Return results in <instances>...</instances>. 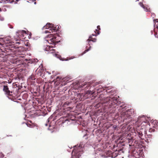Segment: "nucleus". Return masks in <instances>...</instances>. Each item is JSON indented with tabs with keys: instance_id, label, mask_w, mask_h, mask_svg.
Wrapping results in <instances>:
<instances>
[{
	"instance_id": "nucleus-48",
	"label": "nucleus",
	"mask_w": 158,
	"mask_h": 158,
	"mask_svg": "<svg viewBox=\"0 0 158 158\" xmlns=\"http://www.w3.org/2000/svg\"><path fill=\"white\" fill-rule=\"evenodd\" d=\"M17 99L19 100H21V99L20 98H17Z\"/></svg>"
},
{
	"instance_id": "nucleus-46",
	"label": "nucleus",
	"mask_w": 158,
	"mask_h": 158,
	"mask_svg": "<svg viewBox=\"0 0 158 158\" xmlns=\"http://www.w3.org/2000/svg\"><path fill=\"white\" fill-rule=\"evenodd\" d=\"M7 136H12L11 135H7Z\"/></svg>"
},
{
	"instance_id": "nucleus-8",
	"label": "nucleus",
	"mask_w": 158,
	"mask_h": 158,
	"mask_svg": "<svg viewBox=\"0 0 158 158\" xmlns=\"http://www.w3.org/2000/svg\"><path fill=\"white\" fill-rule=\"evenodd\" d=\"M60 28V26L59 25H57L55 27L54 24L52 23H47L46 25L43 27L42 29H50V30H51L52 31L56 32Z\"/></svg>"
},
{
	"instance_id": "nucleus-39",
	"label": "nucleus",
	"mask_w": 158,
	"mask_h": 158,
	"mask_svg": "<svg viewBox=\"0 0 158 158\" xmlns=\"http://www.w3.org/2000/svg\"><path fill=\"white\" fill-rule=\"evenodd\" d=\"M15 44H20V43L19 42H16Z\"/></svg>"
},
{
	"instance_id": "nucleus-5",
	"label": "nucleus",
	"mask_w": 158,
	"mask_h": 158,
	"mask_svg": "<svg viewBox=\"0 0 158 158\" xmlns=\"http://www.w3.org/2000/svg\"><path fill=\"white\" fill-rule=\"evenodd\" d=\"M128 143L130 147H136L137 148H143V146L138 140L134 139L133 136L127 138Z\"/></svg>"
},
{
	"instance_id": "nucleus-38",
	"label": "nucleus",
	"mask_w": 158,
	"mask_h": 158,
	"mask_svg": "<svg viewBox=\"0 0 158 158\" xmlns=\"http://www.w3.org/2000/svg\"><path fill=\"white\" fill-rule=\"evenodd\" d=\"M148 138H151V135H148Z\"/></svg>"
},
{
	"instance_id": "nucleus-41",
	"label": "nucleus",
	"mask_w": 158,
	"mask_h": 158,
	"mask_svg": "<svg viewBox=\"0 0 158 158\" xmlns=\"http://www.w3.org/2000/svg\"><path fill=\"white\" fill-rule=\"evenodd\" d=\"M154 35H155V37H157V38H158V36H156V34H155Z\"/></svg>"
},
{
	"instance_id": "nucleus-35",
	"label": "nucleus",
	"mask_w": 158,
	"mask_h": 158,
	"mask_svg": "<svg viewBox=\"0 0 158 158\" xmlns=\"http://www.w3.org/2000/svg\"><path fill=\"white\" fill-rule=\"evenodd\" d=\"M24 96H25V98H26L28 96V94H24Z\"/></svg>"
},
{
	"instance_id": "nucleus-44",
	"label": "nucleus",
	"mask_w": 158,
	"mask_h": 158,
	"mask_svg": "<svg viewBox=\"0 0 158 158\" xmlns=\"http://www.w3.org/2000/svg\"><path fill=\"white\" fill-rule=\"evenodd\" d=\"M0 20L1 21H3L4 20V18H3L2 19H0Z\"/></svg>"
},
{
	"instance_id": "nucleus-60",
	"label": "nucleus",
	"mask_w": 158,
	"mask_h": 158,
	"mask_svg": "<svg viewBox=\"0 0 158 158\" xmlns=\"http://www.w3.org/2000/svg\"><path fill=\"white\" fill-rule=\"evenodd\" d=\"M15 4H17V2H15Z\"/></svg>"
},
{
	"instance_id": "nucleus-57",
	"label": "nucleus",
	"mask_w": 158,
	"mask_h": 158,
	"mask_svg": "<svg viewBox=\"0 0 158 158\" xmlns=\"http://www.w3.org/2000/svg\"><path fill=\"white\" fill-rule=\"evenodd\" d=\"M10 28H13V27H10Z\"/></svg>"
},
{
	"instance_id": "nucleus-64",
	"label": "nucleus",
	"mask_w": 158,
	"mask_h": 158,
	"mask_svg": "<svg viewBox=\"0 0 158 158\" xmlns=\"http://www.w3.org/2000/svg\"><path fill=\"white\" fill-rule=\"evenodd\" d=\"M2 2L0 1V3H1Z\"/></svg>"
},
{
	"instance_id": "nucleus-20",
	"label": "nucleus",
	"mask_w": 158,
	"mask_h": 158,
	"mask_svg": "<svg viewBox=\"0 0 158 158\" xmlns=\"http://www.w3.org/2000/svg\"><path fill=\"white\" fill-rule=\"evenodd\" d=\"M96 31H97V35H94V34H92V35H91L92 36H96L97 35H98L100 34V32L98 30H97V29H96L95 30Z\"/></svg>"
},
{
	"instance_id": "nucleus-7",
	"label": "nucleus",
	"mask_w": 158,
	"mask_h": 158,
	"mask_svg": "<svg viewBox=\"0 0 158 158\" xmlns=\"http://www.w3.org/2000/svg\"><path fill=\"white\" fill-rule=\"evenodd\" d=\"M59 35L56 34H51L49 35H48L47 36L46 38H49V39L46 40L50 44H54V45H56L58 43L60 42V40L58 41H56V39L57 38V37H58Z\"/></svg>"
},
{
	"instance_id": "nucleus-10",
	"label": "nucleus",
	"mask_w": 158,
	"mask_h": 158,
	"mask_svg": "<svg viewBox=\"0 0 158 158\" xmlns=\"http://www.w3.org/2000/svg\"><path fill=\"white\" fill-rule=\"evenodd\" d=\"M145 130L143 128H141L140 130H138L135 132L136 135L138 136L139 139H144V134L145 133Z\"/></svg>"
},
{
	"instance_id": "nucleus-42",
	"label": "nucleus",
	"mask_w": 158,
	"mask_h": 158,
	"mask_svg": "<svg viewBox=\"0 0 158 158\" xmlns=\"http://www.w3.org/2000/svg\"><path fill=\"white\" fill-rule=\"evenodd\" d=\"M13 2H14V1L13 0L12 2H10V3H13Z\"/></svg>"
},
{
	"instance_id": "nucleus-58",
	"label": "nucleus",
	"mask_w": 158,
	"mask_h": 158,
	"mask_svg": "<svg viewBox=\"0 0 158 158\" xmlns=\"http://www.w3.org/2000/svg\"><path fill=\"white\" fill-rule=\"evenodd\" d=\"M2 11V10L1 9H0V11Z\"/></svg>"
},
{
	"instance_id": "nucleus-56",
	"label": "nucleus",
	"mask_w": 158,
	"mask_h": 158,
	"mask_svg": "<svg viewBox=\"0 0 158 158\" xmlns=\"http://www.w3.org/2000/svg\"><path fill=\"white\" fill-rule=\"evenodd\" d=\"M10 0H6V1H10Z\"/></svg>"
},
{
	"instance_id": "nucleus-3",
	"label": "nucleus",
	"mask_w": 158,
	"mask_h": 158,
	"mask_svg": "<svg viewBox=\"0 0 158 158\" xmlns=\"http://www.w3.org/2000/svg\"><path fill=\"white\" fill-rule=\"evenodd\" d=\"M93 82L92 81L89 82H85L81 84H79V87L81 88V89L86 90L87 89H89L86 91L84 94V99L91 98V100L94 99L95 98L94 93L97 90V89L98 88H95V86L92 85Z\"/></svg>"
},
{
	"instance_id": "nucleus-52",
	"label": "nucleus",
	"mask_w": 158,
	"mask_h": 158,
	"mask_svg": "<svg viewBox=\"0 0 158 158\" xmlns=\"http://www.w3.org/2000/svg\"><path fill=\"white\" fill-rule=\"evenodd\" d=\"M6 1H4V3H6Z\"/></svg>"
},
{
	"instance_id": "nucleus-19",
	"label": "nucleus",
	"mask_w": 158,
	"mask_h": 158,
	"mask_svg": "<svg viewBox=\"0 0 158 158\" xmlns=\"http://www.w3.org/2000/svg\"><path fill=\"white\" fill-rule=\"evenodd\" d=\"M36 79L35 78V76L34 75L32 74L28 78V80L32 81L35 80Z\"/></svg>"
},
{
	"instance_id": "nucleus-16",
	"label": "nucleus",
	"mask_w": 158,
	"mask_h": 158,
	"mask_svg": "<svg viewBox=\"0 0 158 158\" xmlns=\"http://www.w3.org/2000/svg\"><path fill=\"white\" fill-rule=\"evenodd\" d=\"M45 111H44L43 110L41 111V113L40 114V115H42L43 116H45L48 114V113L47 111H48V112H50L51 111V108L46 107L44 109Z\"/></svg>"
},
{
	"instance_id": "nucleus-53",
	"label": "nucleus",
	"mask_w": 158,
	"mask_h": 158,
	"mask_svg": "<svg viewBox=\"0 0 158 158\" xmlns=\"http://www.w3.org/2000/svg\"><path fill=\"white\" fill-rule=\"evenodd\" d=\"M156 125H157V126H158V122H157Z\"/></svg>"
},
{
	"instance_id": "nucleus-31",
	"label": "nucleus",
	"mask_w": 158,
	"mask_h": 158,
	"mask_svg": "<svg viewBox=\"0 0 158 158\" xmlns=\"http://www.w3.org/2000/svg\"><path fill=\"white\" fill-rule=\"evenodd\" d=\"M48 48H49V50H51L50 48H53L54 47H53V46H48Z\"/></svg>"
},
{
	"instance_id": "nucleus-4",
	"label": "nucleus",
	"mask_w": 158,
	"mask_h": 158,
	"mask_svg": "<svg viewBox=\"0 0 158 158\" xmlns=\"http://www.w3.org/2000/svg\"><path fill=\"white\" fill-rule=\"evenodd\" d=\"M74 96L73 98L65 102L63 104V106L65 107H67L69 110H71L73 109L75 106H77L78 103L77 102H78L83 100L84 94H80L77 92H74Z\"/></svg>"
},
{
	"instance_id": "nucleus-51",
	"label": "nucleus",
	"mask_w": 158,
	"mask_h": 158,
	"mask_svg": "<svg viewBox=\"0 0 158 158\" xmlns=\"http://www.w3.org/2000/svg\"><path fill=\"white\" fill-rule=\"evenodd\" d=\"M86 136V135H84L83 136V137H85V136Z\"/></svg>"
},
{
	"instance_id": "nucleus-11",
	"label": "nucleus",
	"mask_w": 158,
	"mask_h": 158,
	"mask_svg": "<svg viewBox=\"0 0 158 158\" xmlns=\"http://www.w3.org/2000/svg\"><path fill=\"white\" fill-rule=\"evenodd\" d=\"M123 147L122 148H118L116 149L115 152L111 153V157L114 158L117 157L118 155H120L121 153H123Z\"/></svg>"
},
{
	"instance_id": "nucleus-55",
	"label": "nucleus",
	"mask_w": 158,
	"mask_h": 158,
	"mask_svg": "<svg viewBox=\"0 0 158 158\" xmlns=\"http://www.w3.org/2000/svg\"><path fill=\"white\" fill-rule=\"evenodd\" d=\"M19 0H16V1L17 2L19 1Z\"/></svg>"
},
{
	"instance_id": "nucleus-63",
	"label": "nucleus",
	"mask_w": 158,
	"mask_h": 158,
	"mask_svg": "<svg viewBox=\"0 0 158 158\" xmlns=\"http://www.w3.org/2000/svg\"><path fill=\"white\" fill-rule=\"evenodd\" d=\"M26 125H27V126L28 127V126L27 125V123H26Z\"/></svg>"
},
{
	"instance_id": "nucleus-43",
	"label": "nucleus",
	"mask_w": 158,
	"mask_h": 158,
	"mask_svg": "<svg viewBox=\"0 0 158 158\" xmlns=\"http://www.w3.org/2000/svg\"><path fill=\"white\" fill-rule=\"evenodd\" d=\"M0 20L1 21H3L4 20V18H3L2 19H0Z\"/></svg>"
},
{
	"instance_id": "nucleus-32",
	"label": "nucleus",
	"mask_w": 158,
	"mask_h": 158,
	"mask_svg": "<svg viewBox=\"0 0 158 158\" xmlns=\"http://www.w3.org/2000/svg\"><path fill=\"white\" fill-rule=\"evenodd\" d=\"M5 41V40L2 38H0V41Z\"/></svg>"
},
{
	"instance_id": "nucleus-45",
	"label": "nucleus",
	"mask_w": 158,
	"mask_h": 158,
	"mask_svg": "<svg viewBox=\"0 0 158 158\" xmlns=\"http://www.w3.org/2000/svg\"><path fill=\"white\" fill-rule=\"evenodd\" d=\"M151 33L152 34L153 33V31H151Z\"/></svg>"
},
{
	"instance_id": "nucleus-21",
	"label": "nucleus",
	"mask_w": 158,
	"mask_h": 158,
	"mask_svg": "<svg viewBox=\"0 0 158 158\" xmlns=\"http://www.w3.org/2000/svg\"><path fill=\"white\" fill-rule=\"evenodd\" d=\"M53 116L52 115L47 119V122H48V123H49L50 120L52 119Z\"/></svg>"
},
{
	"instance_id": "nucleus-17",
	"label": "nucleus",
	"mask_w": 158,
	"mask_h": 158,
	"mask_svg": "<svg viewBox=\"0 0 158 158\" xmlns=\"http://www.w3.org/2000/svg\"><path fill=\"white\" fill-rule=\"evenodd\" d=\"M3 90L5 92V94L7 96L10 92V91L7 85H4L3 86Z\"/></svg>"
},
{
	"instance_id": "nucleus-50",
	"label": "nucleus",
	"mask_w": 158,
	"mask_h": 158,
	"mask_svg": "<svg viewBox=\"0 0 158 158\" xmlns=\"http://www.w3.org/2000/svg\"><path fill=\"white\" fill-rule=\"evenodd\" d=\"M34 4H35V5L36 4V2H34Z\"/></svg>"
},
{
	"instance_id": "nucleus-36",
	"label": "nucleus",
	"mask_w": 158,
	"mask_h": 158,
	"mask_svg": "<svg viewBox=\"0 0 158 158\" xmlns=\"http://www.w3.org/2000/svg\"><path fill=\"white\" fill-rule=\"evenodd\" d=\"M155 15L154 13H153L152 14V16L153 17V18H154V16H155Z\"/></svg>"
},
{
	"instance_id": "nucleus-49",
	"label": "nucleus",
	"mask_w": 158,
	"mask_h": 158,
	"mask_svg": "<svg viewBox=\"0 0 158 158\" xmlns=\"http://www.w3.org/2000/svg\"><path fill=\"white\" fill-rule=\"evenodd\" d=\"M156 28L157 29H158V25L156 26Z\"/></svg>"
},
{
	"instance_id": "nucleus-33",
	"label": "nucleus",
	"mask_w": 158,
	"mask_h": 158,
	"mask_svg": "<svg viewBox=\"0 0 158 158\" xmlns=\"http://www.w3.org/2000/svg\"><path fill=\"white\" fill-rule=\"evenodd\" d=\"M89 39H93L92 38V35H90L89 36Z\"/></svg>"
},
{
	"instance_id": "nucleus-47",
	"label": "nucleus",
	"mask_w": 158,
	"mask_h": 158,
	"mask_svg": "<svg viewBox=\"0 0 158 158\" xmlns=\"http://www.w3.org/2000/svg\"><path fill=\"white\" fill-rule=\"evenodd\" d=\"M76 158H80V157L79 156H76Z\"/></svg>"
},
{
	"instance_id": "nucleus-30",
	"label": "nucleus",
	"mask_w": 158,
	"mask_h": 158,
	"mask_svg": "<svg viewBox=\"0 0 158 158\" xmlns=\"http://www.w3.org/2000/svg\"><path fill=\"white\" fill-rule=\"evenodd\" d=\"M72 120V121H74V120L73 119H66L65 120V121H69L70 120Z\"/></svg>"
},
{
	"instance_id": "nucleus-34",
	"label": "nucleus",
	"mask_w": 158,
	"mask_h": 158,
	"mask_svg": "<svg viewBox=\"0 0 158 158\" xmlns=\"http://www.w3.org/2000/svg\"><path fill=\"white\" fill-rule=\"evenodd\" d=\"M97 28L98 29V30H100V26L99 25H98L97 26Z\"/></svg>"
},
{
	"instance_id": "nucleus-14",
	"label": "nucleus",
	"mask_w": 158,
	"mask_h": 158,
	"mask_svg": "<svg viewBox=\"0 0 158 158\" xmlns=\"http://www.w3.org/2000/svg\"><path fill=\"white\" fill-rule=\"evenodd\" d=\"M53 55L54 56H55L56 57L59 59L60 60L62 61H68L69 60L73 59L76 57L74 56H71L70 58L67 57L66 59H64V58H61V56L57 53H55L54 54H53Z\"/></svg>"
},
{
	"instance_id": "nucleus-1",
	"label": "nucleus",
	"mask_w": 158,
	"mask_h": 158,
	"mask_svg": "<svg viewBox=\"0 0 158 158\" xmlns=\"http://www.w3.org/2000/svg\"><path fill=\"white\" fill-rule=\"evenodd\" d=\"M99 102L95 106L96 107H101L102 111L108 114V117L116 119L120 123H124L126 125L132 121L131 115L134 112L131 109H127L117 97H104L101 95L98 98Z\"/></svg>"
},
{
	"instance_id": "nucleus-59",
	"label": "nucleus",
	"mask_w": 158,
	"mask_h": 158,
	"mask_svg": "<svg viewBox=\"0 0 158 158\" xmlns=\"http://www.w3.org/2000/svg\"><path fill=\"white\" fill-rule=\"evenodd\" d=\"M27 2H29L28 1H27Z\"/></svg>"
},
{
	"instance_id": "nucleus-24",
	"label": "nucleus",
	"mask_w": 158,
	"mask_h": 158,
	"mask_svg": "<svg viewBox=\"0 0 158 158\" xmlns=\"http://www.w3.org/2000/svg\"><path fill=\"white\" fill-rule=\"evenodd\" d=\"M96 40L97 39L96 38H94L93 39H89V40H91V42L92 41L93 42H95L96 41Z\"/></svg>"
},
{
	"instance_id": "nucleus-28",
	"label": "nucleus",
	"mask_w": 158,
	"mask_h": 158,
	"mask_svg": "<svg viewBox=\"0 0 158 158\" xmlns=\"http://www.w3.org/2000/svg\"><path fill=\"white\" fill-rule=\"evenodd\" d=\"M117 125H113V127H113V128L115 130V129H116L117 128Z\"/></svg>"
},
{
	"instance_id": "nucleus-23",
	"label": "nucleus",
	"mask_w": 158,
	"mask_h": 158,
	"mask_svg": "<svg viewBox=\"0 0 158 158\" xmlns=\"http://www.w3.org/2000/svg\"><path fill=\"white\" fill-rule=\"evenodd\" d=\"M4 157V154L2 152L0 153V158H2Z\"/></svg>"
},
{
	"instance_id": "nucleus-2",
	"label": "nucleus",
	"mask_w": 158,
	"mask_h": 158,
	"mask_svg": "<svg viewBox=\"0 0 158 158\" xmlns=\"http://www.w3.org/2000/svg\"><path fill=\"white\" fill-rule=\"evenodd\" d=\"M15 44L9 43L4 45L0 42V61H5L6 56H11L12 53L11 52H15V49L19 48Z\"/></svg>"
},
{
	"instance_id": "nucleus-37",
	"label": "nucleus",
	"mask_w": 158,
	"mask_h": 158,
	"mask_svg": "<svg viewBox=\"0 0 158 158\" xmlns=\"http://www.w3.org/2000/svg\"><path fill=\"white\" fill-rule=\"evenodd\" d=\"M49 32L48 31L46 30L44 31V33H48Z\"/></svg>"
},
{
	"instance_id": "nucleus-61",
	"label": "nucleus",
	"mask_w": 158,
	"mask_h": 158,
	"mask_svg": "<svg viewBox=\"0 0 158 158\" xmlns=\"http://www.w3.org/2000/svg\"><path fill=\"white\" fill-rule=\"evenodd\" d=\"M5 11H6V9H5Z\"/></svg>"
},
{
	"instance_id": "nucleus-25",
	"label": "nucleus",
	"mask_w": 158,
	"mask_h": 158,
	"mask_svg": "<svg viewBox=\"0 0 158 158\" xmlns=\"http://www.w3.org/2000/svg\"><path fill=\"white\" fill-rule=\"evenodd\" d=\"M124 145V143H120V144H118L117 146L118 147H120V146H123Z\"/></svg>"
},
{
	"instance_id": "nucleus-18",
	"label": "nucleus",
	"mask_w": 158,
	"mask_h": 158,
	"mask_svg": "<svg viewBox=\"0 0 158 158\" xmlns=\"http://www.w3.org/2000/svg\"><path fill=\"white\" fill-rule=\"evenodd\" d=\"M16 33H18V35H23L24 34H26V31L23 30H19L17 31Z\"/></svg>"
},
{
	"instance_id": "nucleus-6",
	"label": "nucleus",
	"mask_w": 158,
	"mask_h": 158,
	"mask_svg": "<svg viewBox=\"0 0 158 158\" xmlns=\"http://www.w3.org/2000/svg\"><path fill=\"white\" fill-rule=\"evenodd\" d=\"M96 90L97 93H100L102 92H106L107 93H108L111 95H113L116 93V89L115 88H109L108 87H106L105 89L101 85H99L98 88Z\"/></svg>"
},
{
	"instance_id": "nucleus-13",
	"label": "nucleus",
	"mask_w": 158,
	"mask_h": 158,
	"mask_svg": "<svg viewBox=\"0 0 158 158\" xmlns=\"http://www.w3.org/2000/svg\"><path fill=\"white\" fill-rule=\"evenodd\" d=\"M86 42H88V44H87V45L86 46V49L85 50V51L82 53L80 56H82L86 52L90 50V48H91V45H92V44L91 43V40H89V39H88L87 40Z\"/></svg>"
},
{
	"instance_id": "nucleus-62",
	"label": "nucleus",
	"mask_w": 158,
	"mask_h": 158,
	"mask_svg": "<svg viewBox=\"0 0 158 158\" xmlns=\"http://www.w3.org/2000/svg\"><path fill=\"white\" fill-rule=\"evenodd\" d=\"M139 1V0H136V2H137V1Z\"/></svg>"
},
{
	"instance_id": "nucleus-54",
	"label": "nucleus",
	"mask_w": 158,
	"mask_h": 158,
	"mask_svg": "<svg viewBox=\"0 0 158 158\" xmlns=\"http://www.w3.org/2000/svg\"><path fill=\"white\" fill-rule=\"evenodd\" d=\"M97 83V84H95V85H97V84H98V83Z\"/></svg>"
},
{
	"instance_id": "nucleus-40",
	"label": "nucleus",
	"mask_w": 158,
	"mask_h": 158,
	"mask_svg": "<svg viewBox=\"0 0 158 158\" xmlns=\"http://www.w3.org/2000/svg\"><path fill=\"white\" fill-rule=\"evenodd\" d=\"M52 51H53V52H55V49H52L51 50Z\"/></svg>"
},
{
	"instance_id": "nucleus-22",
	"label": "nucleus",
	"mask_w": 158,
	"mask_h": 158,
	"mask_svg": "<svg viewBox=\"0 0 158 158\" xmlns=\"http://www.w3.org/2000/svg\"><path fill=\"white\" fill-rule=\"evenodd\" d=\"M142 8L144 9V10L146 11V12L148 11V9L147 8V7L145 6H143Z\"/></svg>"
},
{
	"instance_id": "nucleus-29",
	"label": "nucleus",
	"mask_w": 158,
	"mask_h": 158,
	"mask_svg": "<svg viewBox=\"0 0 158 158\" xmlns=\"http://www.w3.org/2000/svg\"><path fill=\"white\" fill-rule=\"evenodd\" d=\"M153 21L154 23H155V21L156 22L158 23V19H154Z\"/></svg>"
},
{
	"instance_id": "nucleus-26",
	"label": "nucleus",
	"mask_w": 158,
	"mask_h": 158,
	"mask_svg": "<svg viewBox=\"0 0 158 158\" xmlns=\"http://www.w3.org/2000/svg\"><path fill=\"white\" fill-rule=\"evenodd\" d=\"M139 4L142 7L144 6L143 3L141 2L139 3Z\"/></svg>"
},
{
	"instance_id": "nucleus-15",
	"label": "nucleus",
	"mask_w": 158,
	"mask_h": 158,
	"mask_svg": "<svg viewBox=\"0 0 158 158\" xmlns=\"http://www.w3.org/2000/svg\"><path fill=\"white\" fill-rule=\"evenodd\" d=\"M134 149H132V154L134 155L135 157H138L139 156L140 153V148H137L136 147H134ZM142 148H141V149Z\"/></svg>"
},
{
	"instance_id": "nucleus-12",
	"label": "nucleus",
	"mask_w": 158,
	"mask_h": 158,
	"mask_svg": "<svg viewBox=\"0 0 158 158\" xmlns=\"http://www.w3.org/2000/svg\"><path fill=\"white\" fill-rule=\"evenodd\" d=\"M38 61L37 59H25L24 60V62L29 65L30 64H33L34 65L36 64Z\"/></svg>"
},
{
	"instance_id": "nucleus-27",
	"label": "nucleus",
	"mask_w": 158,
	"mask_h": 158,
	"mask_svg": "<svg viewBox=\"0 0 158 158\" xmlns=\"http://www.w3.org/2000/svg\"><path fill=\"white\" fill-rule=\"evenodd\" d=\"M45 125L46 126H48V125H49V127L51 126L50 124V123H48V122H47V123L46 124H45Z\"/></svg>"
},
{
	"instance_id": "nucleus-9",
	"label": "nucleus",
	"mask_w": 158,
	"mask_h": 158,
	"mask_svg": "<svg viewBox=\"0 0 158 158\" xmlns=\"http://www.w3.org/2000/svg\"><path fill=\"white\" fill-rule=\"evenodd\" d=\"M19 89H16L15 92L14 91H10L7 97L9 99L14 102H16L15 100L18 98L19 95V93H18V90Z\"/></svg>"
}]
</instances>
